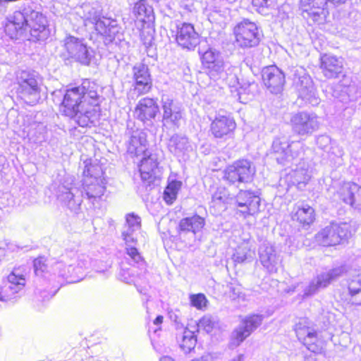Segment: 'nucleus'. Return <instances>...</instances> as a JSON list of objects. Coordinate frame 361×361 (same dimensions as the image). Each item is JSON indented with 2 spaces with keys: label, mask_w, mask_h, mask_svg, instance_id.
<instances>
[{
  "label": "nucleus",
  "mask_w": 361,
  "mask_h": 361,
  "mask_svg": "<svg viewBox=\"0 0 361 361\" xmlns=\"http://www.w3.org/2000/svg\"><path fill=\"white\" fill-rule=\"evenodd\" d=\"M4 31L11 39H18L21 37H27V14L20 11H15L7 19Z\"/></svg>",
  "instance_id": "19"
},
{
  "label": "nucleus",
  "mask_w": 361,
  "mask_h": 361,
  "mask_svg": "<svg viewBox=\"0 0 361 361\" xmlns=\"http://www.w3.org/2000/svg\"><path fill=\"white\" fill-rule=\"evenodd\" d=\"M263 317L257 314H249L240 321V325L235 327L231 335L230 342L233 345L242 344L262 322Z\"/></svg>",
  "instance_id": "11"
},
{
  "label": "nucleus",
  "mask_w": 361,
  "mask_h": 361,
  "mask_svg": "<svg viewBox=\"0 0 361 361\" xmlns=\"http://www.w3.org/2000/svg\"><path fill=\"white\" fill-rule=\"evenodd\" d=\"M147 145L146 136H139L132 140L133 152L137 157L144 155L146 153L147 150Z\"/></svg>",
  "instance_id": "35"
},
{
  "label": "nucleus",
  "mask_w": 361,
  "mask_h": 361,
  "mask_svg": "<svg viewBox=\"0 0 361 361\" xmlns=\"http://www.w3.org/2000/svg\"><path fill=\"white\" fill-rule=\"evenodd\" d=\"M304 361H317V359L312 355H308L305 357Z\"/></svg>",
  "instance_id": "46"
},
{
  "label": "nucleus",
  "mask_w": 361,
  "mask_h": 361,
  "mask_svg": "<svg viewBox=\"0 0 361 361\" xmlns=\"http://www.w3.org/2000/svg\"><path fill=\"white\" fill-rule=\"evenodd\" d=\"M269 0H251L250 4L253 8L260 13L269 7Z\"/></svg>",
  "instance_id": "39"
},
{
  "label": "nucleus",
  "mask_w": 361,
  "mask_h": 361,
  "mask_svg": "<svg viewBox=\"0 0 361 361\" xmlns=\"http://www.w3.org/2000/svg\"><path fill=\"white\" fill-rule=\"evenodd\" d=\"M26 285L25 276L20 272H10L0 285V301L14 302L21 296Z\"/></svg>",
  "instance_id": "8"
},
{
  "label": "nucleus",
  "mask_w": 361,
  "mask_h": 361,
  "mask_svg": "<svg viewBox=\"0 0 361 361\" xmlns=\"http://www.w3.org/2000/svg\"><path fill=\"white\" fill-rule=\"evenodd\" d=\"M205 224L204 217L195 213L182 218L177 225L176 231L178 234L192 233L195 235L204 228Z\"/></svg>",
  "instance_id": "24"
},
{
  "label": "nucleus",
  "mask_w": 361,
  "mask_h": 361,
  "mask_svg": "<svg viewBox=\"0 0 361 361\" xmlns=\"http://www.w3.org/2000/svg\"><path fill=\"white\" fill-rule=\"evenodd\" d=\"M197 345V338L191 331H185L180 342V348L185 353L193 350Z\"/></svg>",
  "instance_id": "34"
},
{
  "label": "nucleus",
  "mask_w": 361,
  "mask_h": 361,
  "mask_svg": "<svg viewBox=\"0 0 361 361\" xmlns=\"http://www.w3.org/2000/svg\"><path fill=\"white\" fill-rule=\"evenodd\" d=\"M154 83L149 68L143 63L133 67L132 91L137 96L150 93Z\"/></svg>",
  "instance_id": "12"
},
{
  "label": "nucleus",
  "mask_w": 361,
  "mask_h": 361,
  "mask_svg": "<svg viewBox=\"0 0 361 361\" xmlns=\"http://www.w3.org/2000/svg\"><path fill=\"white\" fill-rule=\"evenodd\" d=\"M290 125L293 132L298 135H310L318 127L315 118L305 112L294 114L290 118Z\"/></svg>",
  "instance_id": "22"
},
{
  "label": "nucleus",
  "mask_w": 361,
  "mask_h": 361,
  "mask_svg": "<svg viewBox=\"0 0 361 361\" xmlns=\"http://www.w3.org/2000/svg\"><path fill=\"white\" fill-rule=\"evenodd\" d=\"M243 355H240L238 356V357L236 359H234L233 361H243Z\"/></svg>",
  "instance_id": "47"
},
{
  "label": "nucleus",
  "mask_w": 361,
  "mask_h": 361,
  "mask_svg": "<svg viewBox=\"0 0 361 361\" xmlns=\"http://www.w3.org/2000/svg\"><path fill=\"white\" fill-rule=\"evenodd\" d=\"M256 173L251 161L239 159L227 166L223 172V179L229 185L251 182Z\"/></svg>",
  "instance_id": "5"
},
{
  "label": "nucleus",
  "mask_w": 361,
  "mask_h": 361,
  "mask_svg": "<svg viewBox=\"0 0 361 361\" xmlns=\"http://www.w3.org/2000/svg\"><path fill=\"white\" fill-rule=\"evenodd\" d=\"M294 331L298 341L310 352L314 354L325 353L326 341L319 332L312 328L307 320L300 321L295 325Z\"/></svg>",
  "instance_id": "4"
},
{
  "label": "nucleus",
  "mask_w": 361,
  "mask_h": 361,
  "mask_svg": "<svg viewBox=\"0 0 361 361\" xmlns=\"http://www.w3.org/2000/svg\"><path fill=\"white\" fill-rule=\"evenodd\" d=\"M236 214L246 219L259 213L261 198L252 190H240L234 198Z\"/></svg>",
  "instance_id": "6"
},
{
  "label": "nucleus",
  "mask_w": 361,
  "mask_h": 361,
  "mask_svg": "<svg viewBox=\"0 0 361 361\" xmlns=\"http://www.w3.org/2000/svg\"><path fill=\"white\" fill-rule=\"evenodd\" d=\"M160 361H176L173 358L169 356H164L160 359Z\"/></svg>",
  "instance_id": "45"
},
{
  "label": "nucleus",
  "mask_w": 361,
  "mask_h": 361,
  "mask_svg": "<svg viewBox=\"0 0 361 361\" xmlns=\"http://www.w3.org/2000/svg\"><path fill=\"white\" fill-rule=\"evenodd\" d=\"M94 27L97 34L102 37L104 42L110 43L114 40L115 26L111 24L109 20L99 18L95 21Z\"/></svg>",
  "instance_id": "29"
},
{
  "label": "nucleus",
  "mask_w": 361,
  "mask_h": 361,
  "mask_svg": "<svg viewBox=\"0 0 361 361\" xmlns=\"http://www.w3.org/2000/svg\"><path fill=\"white\" fill-rule=\"evenodd\" d=\"M237 128L235 118L231 114L218 115L211 121L209 133L216 139L231 137Z\"/></svg>",
  "instance_id": "15"
},
{
  "label": "nucleus",
  "mask_w": 361,
  "mask_h": 361,
  "mask_svg": "<svg viewBox=\"0 0 361 361\" xmlns=\"http://www.w3.org/2000/svg\"><path fill=\"white\" fill-rule=\"evenodd\" d=\"M63 47L70 58L82 65L90 64L91 57L87 47L83 43L82 39L68 35L64 39Z\"/></svg>",
  "instance_id": "17"
},
{
  "label": "nucleus",
  "mask_w": 361,
  "mask_h": 361,
  "mask_svg": "<svg viewBox=\"0 0 361 361\" xmlns=\"http://www.w3.org/2000/svg\"><path fill=\"white\" fill-rule=\"evenodd\" d=\"M199 328L205 331L206 332H210L214 328V324L209 319L202 318L200 321Z\"/></svg>",
  "instance_id": "40"
},
{
  "label": "nucleus",
  "mask_w": 361,
  "mask_h": 361,
  "mask_svg": "<svg viewBox=\"0 0 361 361\" xmlns=\"http://www.w3.org/2000/svg\"><path fill=\"white\" fill-rule=\"evenodd\" d=\"M182 183L180 180H171L169 182L164 191L163 198L166 204H171L177 197Z\"/></svg>",
  "instance_id": "31"
},
{
  "label": "nucleus",
  "mask_w": 361,
  "mask_h": 361,
  "mask_svg": "<svg viewBox=\"0 0 361 361\" xmlns=\"http://www.w3.org/2000/svg\"><path fill=\"white\" fill-rule=\"evenodd\" d=\"M262 81L272 94L281 93L286 82L284 73L276 66L266 67L262 73Z\"/></svg>",
  "instance_id": "20"
},
{
  "label": "nucleus",
  "mask_w": 361,
  "mask_h": 361,
  "mask_svg": "<svg viewBox=\"0 0 361 361\" xmlns=\"http://www.w3.org/2000/svg\"><path fill=\"white\" fill-rule=\"evenodd\" d=\"M200 54L202 68L211 79L216 78L224 72V62L219 51L209 48Z\"/></svg>",
  "instance_id": "16"
},
{
  "label": "nucleus",
  "mask_w": 361,
  "mask_h": 361,
  "mask_svg": "<svg viewBox=\"0 0 361 361\" xmlns=\"http://www.w3.org/2000/svg\"><path fill=\"white\" fill-rule=\"evenodd\" d=\"M122 238L124 240L125 243L127 245H129L130 243L136 244L137 243V239L132 236L131 233L128 231H124L121 234Z\"/></svg>",
  "instance_id": "42"
},
{
  "label": "nucleus",
  "mask_w": 361,
  "mask_h": 361,
  "mask_svg": "<svg viewBox=\"0 0 361 361\" xmlns=\"http://www.w3.org/2000/svg\"><path fill=\"white\" fill-rule=\"evenodd\" d=\"M162 120L173 126H178L182 118L180 109L176 106L172 99H166L162 102Z\"/></svg>",
  "instance_id": "27"
},
{
  "label": "nucleus",
  "mask_w": 361,
  "mask_h": 361,
  "mask_svg": "<svg viewBox=\"0 0 361 361\" xmlns=\"http://www.w3.org/2000/svg\"><path fill=\"white\" fill-rule=\"evenodd\" d=\"M126 224L130 231L140 228L141 221L140 218L135 215L134 213H130L126 216Z\"/></svg>",
  "instance_id": "38"
},
{
  "label": "nucleus",
  "mask_w": 361,
  "mask_h": 361,
  "mask_svg": "<svg viewBox=\"0 0 361 361\" xmlns=\"http://www.w3.org/2000/svg\"><path fill=\"white\" fill-rule=\"evenodd\" d=\"M133 13L135 26L141 36L146 37L154 31V11L147 5L145 0H138L135 3Z\"/></svg>",
  "instance_id": "7"
},
{
  "label": "nucleus",
  "mask_w": 361,
  "mask_h": 361,
  "mask_svg": "<svg viewBox=\"0 0 361 361\" xmlns=\"http://www.w3.org/2000/svg\"><path fill=\"white\" fill-rule=\"evenodd\" d=\"M106 187L104 179L95 180L87 185L86 194L89 198H98L102 196L105 192Z\"/></svg>",
  "instance_id": "33"
},
{
  "label": "nucleus",
  "mask_w": 361,
  "mask_h": 361,
  "mask_svg": "<svg viewBox=\"0 0 361 361\" xmlns=\"http://www.w3.org/2000/svg\"><path fill=\"white\" fill-rule=\"evenodd\" d=\"M291 221L302 228H307L317 219L315 209L308 204H295L289 214Z\"/></svg>",
  "instance_id": "18"
},
{
  "label": "nucleus",
  "mask_w": 361,
  "mask_h": 361,
  "mask_svg": "<svg viewBox=\"0 0 361 361\" xmlns=\"http://www.w3.org/2000/svg\"><path fill=\"white\" fill-rule=\"evenodd\" d=\"M164 321V317L162 315L157 316L153 321V324L157 326H160Z\"/></svg>",
  "instance_id": "44"
},
{
  "label": "nucleus",
  "mask_w": 361,
  "mask_h": 361,
  "mask_svg": "<svg viewBox=\"0 0 361 361\" xmlns=\"http://www.w3.org/2000/svg\"><path fill=\"white\" fill-rule=\"evenodd\" d=\"M40 92V86L36 77L32 74L27 73L26 77L18 82L17 92L24 97L39 95Z\"/></svg>",
  "instance_id": "26"
},
{
  "label": "nucleus",
  "mask_w": 361,
  "mask_h": 361,
  "mask_svg": "<svg viewBox=\"0 0 361 361\" xmlns=\"http://www.w3.org/2000/svg\"><path fill=\"white\" fill-rule=\"evenodd\" d=\"M254 252L253 241L250 238L243 239L235 247L232 259L235 264H242Z\"/></svg>",
  "instance_id": "28"
},
{
  "label": "nucleus",
  "mask_w": 361,
  "mask_h": 361,
  "mask_svg": "<svg viewBox=\"0 0 361 361\" xmlns=\"http://www.w3.org/2000/svg\"><path fill=\"white\" fill-rule=\"evenodd\" d=\"M159 171V163L157 158L152 154L143 157L139 165L140 177L143 181L152 183L157 178Z\"/></svg>",
  "instance_id": "25"
},
{
  "label": "nucleus",
  "mask_w": 361,
  "mask_h": 361,
  "mask_svg": "<svg viewBox=\"0 0 361 361\" xmlns=\"http://www.w3.org/2000/svg\"><path fill=\"white\" fill-rule=\"evenodd\" d=\"M190 302L191 306L197 310H203L207 305V299L203 293H196L190 295Z\"/></svg>",
  "instance_id": "36"
},
{
  "label": "nucleus",
  "mask_w": 361,
  "mask_h": 361,
  "mask_svg": "<svg viewBox=\"0 0 361 361\" xmlns=\"http://www.w3.org/2000/svg\"><path fill=\"white\" fill-rule=\"evenodd\" d=\"M126 252L135 264H146L144 257L135 247H126Z\"/></svg>",
  "instance_id": "37"
},
{
  "label": "nucleus",
  "mask_w": 361,
  "mask_h": 361,
  "mask_svg": "<svg viewBox=\"0 0 361 361\" xmlns=\"http://www.w3.org/2000/svg\"><path fill=\"white\" fill-rule=\"evenodd\" d=\"M226 199V195H224L222 196L221 195V192H216L212 197L213 201H216V200L224 201Z\"/></svg>",
  "instance_id": "43"
},
{
  "label": "nucleus",
  "mask_w": 361,
  "mask_h": 361,
  "mask_svg": "<svg viewBox=\"0 0 361 361\" xmlns=\"http://www.w3.org/2000/svg\"><path fill=\"white\" fill-rule=\"evenodd\" d=\"M174 39L178 47L188 51H194L199 45L200 35L194 24L183 22L176 27Z\"/></svg>",
  "instance_id": "9"
},
{
  "label": "nucleus",
  "mask_w": 361,
  "mask_h": 361,
  "mask_svg": "<svg viewBox=\"0 0 361 361\" xmlns=\"http://www.w3.org/2000/svg\"><path fill=\"white\" fill-rule=\"evenodd\" d=\"M319 68L324 76L327 79L338 78L344 71L342 59L329 54H324L320 56Z\"/></svg>",
  "instance_id": "21"
},
{
  "label": "nucleus",
  "mask_w": 361,
  "mask_h": 361,
  "mask_svg": "<svg viewBox=\"0 0 361 361\" xmlns=\"http://www.w3.org/2000/svg\"><path fill=\"white\" fill-rule=\"evenodd\" d=\"M348 297L345 298L348 303L352 305H361V284L353 280L348 286Z\"/></svg>",
  "instance_id": "32"
},
{
  "label": "nucleus",
  "mask_w": 361,
  "mask_h": 361,
  "mask_svg": "<svg viewBox=\"0 0 361 361\" xmlns=\"http://www.w3.org/2000/svg\"><path fill=\"white\" fill-rule=\"evenodd\" d=\"M328 283H329V281H328L327 282H325V283L324 284V286H326Z\"/></svg>",
  "instance_id": "48"
},
{
  "label": "nucleus",
  "mask_w": 361,
  "mask_h": 361,
  "mask_svg": "<svg viewBox=\"0 0 361 361\" xmlns=\"http://www.w3.org/2000/svg\"><path fill=\"white\" fill-rule=\"evenodd\" d=\"M85 168L82 172L83 178L87 180L93 179L98 180L102 179V176L104 173L101 164L93 162L91 159H86L85 161Z\"/></svg>",
  "instance_id": "30"
},
{
  "label": "nucleus",
  "mask_w": 361,
  "mask_h": 361,
  "mask_svg": "<svg viewBox=\"0 0 361 361\" xmlns=\"http://www.w3.org/2000/svg\"><path fill=\"white\" fill-rule=\"evenodd\" d=\"M60 114L74 118L82 128L91 127L100 112L99 85L90 79L82 80L80 85L65 90L59 105Z\"/></svg>",
  "instance_id": "1"
},
{
  "label": "nucleus",
  "mask_w": 361,
  "mask_h": 361,
  "mask_svg": "<svg viewBox=\"0 0 361 361\" xmlns=\"http://www.w3.org/2000/svg\"><path fill=\"white\" fill-rule=\"evenodd\" d=\"M334 5L344 4L345 0H300V6L302 13H306L308 18L319 21L329 15L327 4Z\"/></svg>",
  "instance_id": "14"
},
{
  "label": "nucleus",
  "mask_w": 361,
  "mask_h": 361,
  "mask_svg": "<svg viewBox=\"0 0 361 361\" xmlns=\"http://www.w3.org/2000/svg\"><path fill=\"white\" fill-rule=\"evenodd\" d=\"M134 117L142 123H151L160 114V106L157 97H145L136 104Z\"/></svg>",
  "instance_id": "13"
},
{
  "label": "nucleus",
  "mask_w": 361,
  "mask_h": 361,
  "mask_svg": "<svg viewBox=\"0 0 361 361\" xmlns=\"http://www.w3.org/2000/svg\"><path fill=\"white\" fill-rule=\"evenodd\" d=\"M45 262V259L42 257L35 259L33 262L35 271H43L47 267Z\"/></svg>",
  "instance_id": "41"
},
{
  "label": "nucleus",
  "mask_w": 361,
  "mask_h": 361,
  "mask_svg": "<svg viewBox=\"0 0 361 361\" xmlns=\"http://www.w3.org/2000/svg\"><path fill=\"white\" fill-rule=\"evenodd\" d=\"M27 34L30 41L37 42L46 39L49 35L46 16L35 11L27 14Z\"/></svg>",
  "instance_id": "10"
},
{
  "label": "nucleus",
  "mask_w": 361,
  "mask_h": 361,
  "mask_svg": "<svg viewBox=\"0 0 361 361\" xmlns=\"http://www.w3.org/2000/svg\"><path fill=\"white\" fill-rule=\"evenodd\" d=\"M339 199L355 209H361V186L354 182H345L338 191Z\"/></svg>",
  "instance_id": "23"
},
{
  "label": "nucleus",
  "mask_w": 361,
  "mask_h": 361,
  "mask_svg": "<svg viewBox=\"0 0 361 361\" xmlns=\"http://www.w3.org/2000/svg\"><path fill=\"white\" fill-rule=\"evenodd\" d=\"M352 226L346 222L332 223L314 235L315 241L324 247L336 246L346 242L352 235Z\"/></svg>",
  "instance_id": "2"
},
{
  "label": "nucleus",
  "mask_w": 361,
  "mask_h": 361,
  "mask_svg": "<svg viewBox=\"0 0 361 361\" xmlns=\"http://www.w3.org/2000/svg\"><path fill=\"white\" fill-rule=\"evenodd\" d=\"M235 42L243 49L258 46L263 37L260 27L249 19H243L237 23L233 30Z\"/></svg>",
  "instance_id": "3"
}]
</instances>
